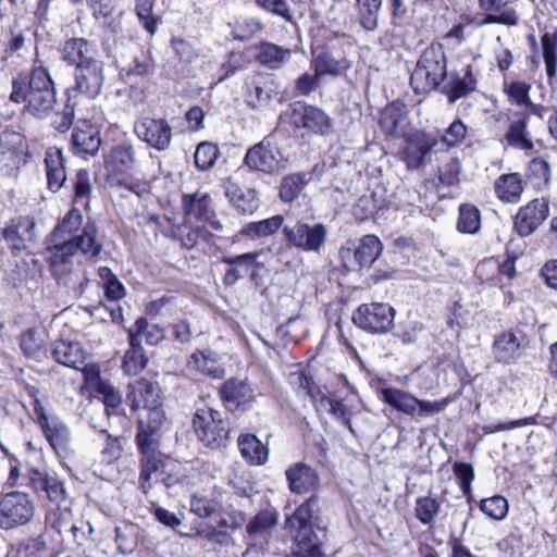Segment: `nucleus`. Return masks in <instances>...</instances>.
Returning <instances> with one entry per match:
<instances>
[{"instance_id":"1","label":"nucleus","mask_w":557,"mask_h":557,"mask_svg":"<svg viewBox=\"0 0 557 557\" xmlns=\"http://www.w3.org/2000/svg\"><path fill=\"white\" fill-rule=\"evenodd\" d=\"M82 223V213L72 209L47 237L52 275L59 284L75 295H82L88 283L78 260V251L90 258H96L102 250V244L97 240V227L94 223H87L81 234H75Z\"/></svg>"},{"instance_id":"2","label":"nucleus","mask_w":557,"mask_h":557,"mask_svg":"<svg viewBox=\"0 0 557 557\" xmlns=\"http://www.w3.org/2000/svg\"><path fill=\"white\" fill-rule=\"evenodd\" d=\"M10 99L16 103L26 102L25 109L34 116H47L57 102L53 82L48 71L37 67L28 81L22 77L14 79Z\"/></svg>"},{"instance_id":"3","label":"nucleus","mask_w":557,"mask_h":557,"mask_svg":"<svg viewBox=\"0 0 557 557\" xmlns=\"http://www.w3.org/2000/svg\"><path fill=\"white\" fill-rule=\"evenodd\" d=\"M447 76L446 57L441 44H432L421 54L410 77L414 92L436 89Z\"/></svg>"},{"instance_id":"4","label":"nucleus","mask_w":557,"mask_h":557,"mask_svg":"<svg viewBox=\"0 0 557 557\" xmlns=\"http://www.w3.org/2000/svg\"><path fill=\"white\" fill-rule=\"evenodd\" d=\"M197 438L211 449L226 447L230 441V423L222 413L211 407H198L193 418Z\"/></svg>"},{"instance_id":"5","label":"nucleus","mask_w":557,"mask_h":557,"mask_svg":"<svg viewBox=\"0 0 557 557\" xmlns=\"http://www.w3.org/2000/svg\"><path fill=\"white\" fill-rule=\"evenodd\" d=\"M383 244L375 235H364L358 243L348 240L339 249V258L348 271L369 268L382 253Z\"/></svg>"},{"instance_id":"6","label":"nucleus","mask_w":557,"mask_h":557,"mask_svg":"<svg viewBox=\"0 0 557 557\" xmlns=\"http://www.w3.org/2000/svg\"><path fill=\"white\" fill-rule=\"evenodd\" d=\"M287 160L273 143L272 136L264 137L250 147L244 158V164L250 170L264 174H276L286 169Z\"/></svg>"},{"instance_id":"7","label":"nucleus","mask_w":557,"mask_h":557,"mask_svg":"<svg viewBox=\"0 0 557 557\" xmlns=\"http://www.w3.org/2000/svg\"><path fill=\"white\" fill-rule=\"evenodd\" d=\"M395 309L384 302L359 306L352 313L354 323L372 334L388 333L394 326Z\"/></svg>"},{"instance_id":"8","label":"nucleus","mask_w":557,"mask_h":557,"mask_svg":"<svg viewBox=\"0 0 557 557\" xmlns=\"http://www.w3.org/2000/svg\"><path fill=\"white\" fill-rule=\"evenodd\" d=\"M326 227L322 223L310 225L304 221H296L283 226L286 242L304 251L319 252L326 242Z\"/></svg>"},{"instance_id":"9","label":"nucleus","mask_w":557,"mask_h":557,"mask_svg":"<svg viewBox=\"0 0 557 557\" xmlns=\"http://www.w3.org/2000/svg\"><path fill=\"white\" fill-rule=\"evenodd\" d=\"M27 160V146L24 136L14 131H4L0 135V172L15 178L22 164Z\"/></svg>"},{"instance_id":"10","label":"nucleus","mask_w":557,"mask_h":557,"mask_svg":"<svg viewBox=\"0 0 557 557\" xmlns=\"http://www.w3.org/2000/svg\"><path fill=\"white\" fill-rule=\"evenodd\" d=\"M34 516V504L28 495L22 492L5 494L0 500V527L10 530L30 521Z\"/></svg>"},{"instance_id":"11","label":"nucleus","mask_w":557,"mask_h":557,"mask_svg":"<svg viewBox=\"0 0 557 557\" xmlns=\"http://www.w3.org/2000/svg\"><path fill=\"white\" fill-rule=\"evenodd\" d=\"M289 121L295 127L317 135L329 136L333 133V121L322 109L300 101L290 106Z\"/></svg>"},{"instance_id":"12","label":"nucleus","mask_w":557,"mask_h":557,"mask_svg":"<svg viewBox=\"0 0 557 557\" xmlns=\"http://www.w3.org/2000/svg\"><path fill=\"white\" fill-rule=\"evenodd\" d=\"M134 133L150 148L165 151L170 148L173 128L165 119L139 117L134 123Z\"/></svg>"},{"instance_id":"13","label":"nucleus","mask_w":557,"mask_h":557,"mask_svg":"<svg viewBox=\"0 0 557 557\" xmlns=\"http://www.w3.org/2000/svg\"><path fill=\"white\" fill-rule=\"evenodd\" d=\"M513 0H479L480 7L485 11H504L496 13H490L485 16L473 18L467 25L462 23L456 24L446 35H461L466 27H470V32L474 30V26H483L486 24H503V25H516L518 16L512 9L506 7Z\"/></svg>"},{"instance_id":"14","label":"nucleus","mask_w":557,"mask_h":557,"mask_svg":"<svg viewBox=\"0 0 557 557\" xmlns=\"http://www.w3.org/2000/svg\"><path fill=\"white\" fill-rule=\"evenodd\" d=\"M529 345L530 338L527 333L520 327H513L495 338L493 352L498 362L511 363L525 354Z\"/></svg>"},{"instance_id":"15","label":"nucleus","mask_w":557,"mask_h":557,"mask_svg":"<svg viewBox=\"0 0 557 557\" xmlns=\"http://www.w3.org/2000/svg\"><path fill=\"white\" fill-rule=\"evenodd\" d=\"M245 99L255 110H268L272 102L278 99L277 86L270 76L257 73L245 83Z\"/></svg>"},{"instance_id":"16","label":"nucleus","mask_w":557,"mask_h":557,"mask_svg":"<svg viewBox=\"0 0 557 557\" xmlns=\"http://www.w3.org/2000/svg\"><path fill=\"white\" fill-rule=\"evenodd\" d=\"M51 355L58 363L82 370L85 380H90L91 376L98 377L99 371L94 366L89 367L87 364L88 355L79 343L63 339L55 341L51 347Z\"/></svg>"},{"instance_id":"17","label":"nucleus","mask_w":557,"mask_h":557,"mask_svg":"<svg viewBox=\"0 0 557 557\" xmlns=\"http://www.w3.org/2000/svg\"><path fill=\"white\" fill-rule=\"evenodd\" d=\"M549 205L546 198H535L521 207L513 220V230L521 237L532 235L548 218Z\"/></svg>"},{"instance_id":"18","label":"nucleus","mask_w":557,"mask_h":557,"mask_svg":"<svg viewBox=\"0 0 557 557\" xmlns=\"http://www.w3.org/2000/svg\"><path fill=\"white\" fill-rule=\"evenodd\" d=\"M103 82V63L101 61L88 59L76 66L75 89L86 97L95 99L100 94Z\"/></svg>"},{"instance_id":"19","label":"nucleus","mask_w":557,"mask_h":557,"mask_svg":"<svg viewBox=\"0 0 557 557\" xmlns=\"http://www.w3.org/2000/svg\"><path fill=\"white\" fill-rule=\"evenodd\" d=\"M436 143L433 136L423 132L408 136L403 151V160L407 168L409 170H417L426 164L430 152Z\"/></svg>"},{"instance_id":"20","label":"nucleus","mask_w":557,"mask_h":557,"mask_svg":"<svg viewBox=\"0 0 557 557\" xmlns=\"http://www.w3.org/2000/svg\"><path fill=\"white\" fill-rule=\"evenodd\" d=\"M262 256V251L246 252L237 256H224L222 262L228 264L230 268L226 270L223 276V283L226 286L235 285L244 274L251 272V277H255V269H261L264 263L259 260Z\"/></svg>"},{"instance_id":"21","label":"nucleus","mask_w":557,"mask_h":557,"mask_svg":"<svg viewBox=\"0 0 557 557\" xmlns=\"http://www.w3.org/2000/svg\"><path fill=\"white\" fill-rule=\"evenodd\" d=\"M28 484L34 492L38 495H45L52 503L59 505L67 497L64 483L47 471L32 469L28 473Z\"/></svg>"},{"instance_id":"22","label":"nucleus","mask_w":557,"mask_h":557,"mask_svg":"<svg viewBox=\"0 0 557 557\" xmlns=\"http://www.w3.org/2000/svg\"><path fill=\"white\" fill-rule=\"evenodd\" d=\"M292 493L307 494L320 486V476L315 469L304 462H295L285 471Z\"/></svg>"},{"instance_id":"23","label":"nucleus","mask_w":557,"mask_h":557,"mask_svg":"<svg viewBox=\"0 0 557 557\" xmlns=\"http://www.w3.org/2000/svg\"><path fill=\"white\" fill-rule=\"evenodd\" d=\"M35 226V222L26 216L12 220L3 228V238L14 250L26 249L36 239Z\"/></svg>"},{"instance_id":"24","label":"nucleus","mask_w":557,"mask_h":557,"mask_svg":"<svg viewBox=\"0 0 557 557\" xmlns=\"http://www.w3.org/2000/svg\"><path fill=\"white\" fill-rule=\"evenodd\" d=\"M295 548L293 554L296 557H322L321 545L325 537L322 529L314 531L313 525L295 528Z\"/></svg>"},{"instance_id":"25","label":"nucleus","mask_w":557,"mask_h":557,"mask_svg":"<svg viewBox=\"0 0 557 557\" xmlns=\"http://www.w3.org/2000/svg\"><path fill=\"white\" fill-rule=\"evenodd\" d=\"M311 63L314 67L315 76H339L350 67V62L346 58H335L329 49L319 47L315 44L312 46Z\"/></svg>"},{"instance_id":"26","label":"nucleus","mask_w":557,"mask_h":557,"mask_svg":"<svg viewBox=\"0 0 557 557\" xmlns=\"http://www.w3.org/2000/svg\"><path fill=\"white\" fill-rule=\"evenodd\" d=\"M224 403L235 407H244L252 404L256 399L255 389L247 381L231 379L226 381L220 391Z\"/></svg>"},{"instance_id":"27","label":"nucleus","mask_w":557,"mask_h":557,"mask_svg":"<svg viewBox=\"0 0 557 557\" xmlns=\"http://www.w3.org/2000/svg\"><path fill=\"white\" fill-rule=\"evenodd\" d=\"M137 165L135 148L128 143L113 147L106 157V166L115 174H127Z\"/></svg>"},{"instance_id":"28","label":"nucleus","mask_w":557,"mask_h":557,"mask_svg":"<svg viewBox=\"0 0 557 557\" xmlns=\"http://www.w3.org/2000/svg\"><path fill=\"white\" fill-rule=\"evenodd\" d=\"M127 398L132 401V408L135 410L139 407L146 409L160 407V387L157 383L148 380H139L131 386Z\"/></svg>"},{"instance_id":"29","label":"nucleus","mask_w":557,"mask_h":557,"mask_svg":"<svg viewBox=\"0 0 557 557\" xmlns=\"http://www.w3.org/2000/svg\"><path fill=\"white\" fill-rule=\"evenodd\" d=\"M41 431L57 454L67 453L70 449V431L59 418H44Z\"/></svg>"},{"instance_id":"30","label":"nucleus","mask_w":557,"mask_h":557,"mask_svg":"<svg viewBox=\"0 0 557 557\" xmlns=\"http://www.w3.org/2000/svg\"><path fill=\"white\" fill-rule=\"evenodd\" d=\"M497 198L504 203H517L523 194V181L519 173L500 175L494 184Z\"/></svg>"},{"instance_id":"31","label":"nucleus","mask_w":557,"mask_h":557,"mask_svg":"<svg viewBox=\"0 0 557 557\" xmlns=\"http://www.w3.org/2000/svg\"><path fill=\"white\" fill-rule=\"evenodd\" d=\"M212 199L209 194L196 191L183 196V208L186 215L199 221L211 222L214 216L211 208Z\"/></svg>"},{"instance_id":"32","label":"nucleus","mask_w":557,"mask_h":557,"mask_svg":"<svg viewBox=\"0 0 557 557\" xmlns=\"http://www.w3.org/2000/svg\"><path fill=\"white\" fill-rule=\"evenodd\" d=\"M73 152L83 159L94 157L99 151L101 140L99 133L91 126L76 129L72 134Z\"/></svg>"},{"instance_id":"33","label":"nucleus","mask_w":557,"mask_h":557,"mask_svg":"<svg viewBox=\"0 0 557 557\" xmlns=\"http://www.w3.org/2000/svg\"><path fill=\"white\" fill-rule=\"evenodd\" d=\"M476 87V79L468 66L463 74H453L449 81L444 85L443 92L447 96L449 103H455L458 99L466 97Z\"/></svg>"},{"instance_id":"34","label":"nucleus","mask_w":557,"mask_h":557,"mask_svg":"<svg viewBox=\"0 0 557 557\" xmlns=\"http://www.w3.org/2000/svg\"><path fill=\"white\" fill-rule=\"evenodd\" d=\"M406 116V104L400 100H395L381 111L379 124L385 134L398 135Z\"/></svg>"},{"instance_id":"35","label":"nucleus","mask_w":557,"mask_h":557,"mask_svg":"<svg viewBox=\"0 0 557 557\" xmlns=\"http://www.w3.org/2000/svg\"><path fill=\"white\" fill-rule=\"evenodd\" d=\"M242 457L250 465L261 466L267 462L269 450L253 434H242L237 440Z\"/></svg>"},{"instance_id":"36","label":"nucleus","mask_w":557,"mask_h":557,"mask_svg":"<svg viewBox=\"0 0 557 557\" xmlns=\"http://www.w3.org/2000/svg\"><path fill=\"white\" fill-rule=\"evenodd\" d=\"M225 196L233 207L243 214H251L258 209L259 201L253 189H242L236 185H230L226 188Z\"/></svg>"},{"instance_id":"37","label":"nucleus","mask_w":557,"mask_h":557,"mask_svg":"<svg viewBox=\"0 0 557 557\" xmlns=\"http://www.w3.org/2000/svg\"><path fill=\"white\" fill-rule=\"evenodd\" d=\"M382 399L395 408L398 411H401L409 416H414L418 411L419 399L409 393L398 389V388H383Z\"/></svg>"},{"instance_id":"38","label":"nucleus","mask_w":557,"mask_h":557,"mask_svg":"<svg viewBox=\"0 0 557 557\" xmlns=\"http://www.w3.org/2000/svg\"><path fill=\"white\" fill-rule=\"evenodd\" d=\"M95 48L84 37H72L63 48V59L69 63L76 64L94 58Z\"/></svg>"},{"instance_id":"39","label":"nucleus","mask_w":557,"mask_h":557,"mask_svg":"<svg viewBox=\"0 0 557 557\" xmlns=\"http://www.w3.org/2000/svg\"><path fill=\"white\" fill-rule=\"evenodd\" d=\"M283 215H273L258 222H249L243 226L240 234L249 238L268 237L275 234L280 227L284 226Z\"/></svg>"},{"instance_id":"40","label":"nucleus","mask_w":557,"mask_h":557,"mask_svg":"<svg viewBox=\"0 0 557 557\" xmlns=\"http://www.w3.org/2000/svg\"><path fill=\"white\" fill-rule=\"evenodd\" d=\"M360 25L367 32L377 28L383 0H356Z\"/></svg>"},{"instance_id":"41","label":"nucleus","mask_w":557,"mask_h":557,"mask_svg":"<svg viewBox=\"0 0 557 557\" xmlns=\"http://www.w3.org/2000/svg\"><path fill=\"white\" fill-rule=\"evenodd\" d=\"M288 55V49H283L274 44L261 42L257 48L256 58L264 66L278 69L285 63Z\"/></svg>"},{"instance_id":"42","label":"nucleus","mask_w":557,"mask_h":557,"mask_svg":"<svg viewBox=\"0 0 557 557\" xmlns=\"http://www.w3.org/2000/svg\"><path fill=\"white\" fill-rule=\"evenodd\" d=\"M306 173H293L282 178L280 184V198L283 202H292L302 191L307 185Z\"/></svg>"},{"instance_id":"43","label":"nucleus","mask_w":557,"mask_h":557,"mask_svg":"<svg viewBox=\"0 0 557 557\" xmlns=\"http://www.w3.org/2000/svg\"><path fill=\"white\" fill-rule=\"evenodd\" d=\"M319 513V497L312 494L304 504H301L294 515L289 518L292 528H302L312 525V519Z\"/></svg>"},{"instance_id":"44","label":"nucleus","mask_w":557,"mask_h":557,"mask_svg":"<svg viewBox=\"0 0 557 557\" xmlns=\"http://www.w3.org/2000/svg\"><path fill=\"white\" fill-rule=\"evenodd\" d=\"M552 173L548 162L543 158H534L529 163L528 180L536 189L545 188L550 182Z\"/></svg>"},{"instance_id":"45","label":"nucleus","mask_w":557,"mask_h":557,"mask_svg":"<svg viewBox=\"0 0 557 557\" xmlns=\"http://www.w3.org/2000/svg\"><path fill=\"white\" fill-rule=\"evenodd\" d=\"M157 0H135V13L143 28L153 35L157 32L158 16L153 13Z\"/></svg>"},{"instance_id":"46","label":"nucleus","mask_w":557,"mask_h":557,"mask_svg":"<svg viewBox=\"0 0 557 557\" xmlns=\"http://www.w3.org/2000/svg\"><path fill=\"white\" fill-rule=\"evenodd\" d=\"M99 277L102 282L104 295L107 299L117 301L125 296V287L119 281L116 275L108 267H101L98 270Z\"/></svg>"},{"instance_id":"47","label":"nucleus","mask_w":557,"mask_h":557,"mask_svg":"<svg viewBox=\"0 0 557 557\" xmlns=\"http://www.w3.org/2000/svg\"><path fill=\"white\" fill-rule=\"evenodd\" d=\"M140 474L139 482L143 491H147L151 487V478L153 473H157L162 466V459L160 453L154 454H140Z\"/></svg>"},{"instance_id":"48","label":"nucleus","mask_w":557,"mask_h":557,"mask_svg":"<svg viewBox=\"0 0 557 557\" xmlns=\"http://www.w3.org/2000/svg\"><path fill=\"white\" fill-rule=\"evenodd\" d=\"M219 156L220 150L216 145L202 141L198 144L194 154L195 165L200 171H208L214 166Z\"/></svg>"},{"instance_id":"49","label":"nucleus","mask_w":557,"mask_h":557,"mask_svg":"<svg viewBox=\"0 0 557 557\" xmlns=\"http://www.w3.org/2000/svg\"><path fill=\"white\" fill-rule=\"evenodd\" d=\"M481 226L480 211L472 205H462L459 209L457 227L462 233L475 234Z\"/></svg>"},{"instance_id":"50","label":"nucleus","mask_w":557,"mask_h":557,"mask_svg":"<svg viewBox=\"0 0 557 557\" xmlns=\"http://www.w3.org/2000/svg\"><path fill=\"white\" fill-rule=\"evenodd\" d=\"M189 366L201 373L215 379H221L224 375V369L218 363V361L205 355L202 351L191 355Z\"/></svg>"},{"instance_id":"51","label":"nucleus","mask_w":557,"mask_h":557,"mask_svg":"<svg viewBox=\"0 0 557 557\" xmlns=\"http://www.w3.org/2000/svg\"><path fill=\"white\" fill-rule=\"evenodd\" d=\"M525 128L527 121L524 117L512 122L506 135L508 144L522 150L532 149L533 144L528 137Z\"/></svg>"},{"instance_id":"52","label":"nucleus","mask_w":557,"mask_h":557,"mask_svg":"<svg viewBox=\"0 0 557 557\" xmlns=\"http://www.w3.org/2000/svg\"><path fill=\"white\" fill-rule=\"evenodd\" d=\"M73 521V512L69 507H57L46 516V525L51 528L60 535L66 533Z\"/></svg>"},{"instance_id":"53","label":"nucleus","mask_w":557,"mask_h":557,"mask_svg":"<svg viewBox=\"0 0 557 557\" xmlns=\"http://www.w3.org/2000/svg\"><path fill=\"white\" fill-rule=\"evenodd\" d=\"M441 504L437 499L430 496L419 497L416 502L414 512L417 519L422 524H431L434 518L438 515Z\"/></svg>"},{"instance_id":"54","label":"nucleus","mask_w":557,"mask_h":557,"mask_svg":"<svg viewBox=\"0 0 557 557\" xmlns=\"http://www.w3.org/2000/svg\"><path fill=\"white\" fill-rule=\"evenodd\" d=\"M277 524V513L272 509L258 512L247 524V533L250 536L261 534Z\"/></svg>"},{"instance_id":"55","label":"nucleus","mask_w":557,"mask_h":557,"mask_svg":"<svg viewBox=\"0 0 557 557\" xmlns=\"http://www.w3.org/2000/svg\"><path fill=\"white\" fill-rule=\"evenodd\" d=\"M221 504L215 498L195 494L190 499V511L199 518H210L219 511Z\"/></svg>"},{"instance_id":"56","label":"nucleus","mask_w":557,"mask_h":557,"mask_svg":"<svg viewBox=\"0 0 557 557\" xmlns=\"http://www.w3.org/2000/svg\"><path fill=\"white\" fill-rule=\"evenodd\" d=\"M115 542L122 554L131 553L137 544V528L127 523L116 527Z\"/></svg>"},{"instance_id":"57","label":"nucleus","mask_w":557,"mask_h":557,"mask_svg":"<svg viewBox=\"0 0 557 557\" xmlns=\"http://www.w3.org/2000/svg\"><path fill=\"white\" fill-rule=\"evenodd\" d=\"M160 437L161 433L148 431L144 426L139 428L136 433V444L140 454H154L160 453Z\"/></svg>"},{"instance_id":"58","label":"nucleus","mask_w":557,"mask_h":557,"mask_svg":"<svg viewBox=\"0 0 557 557\" xmlns=\"http://www.w3.org/2000/svg\"><path fill=\"white\" fill-rule=\"evenodd\" d=\"M480 509L495 520H503L508 512V503L505 497L495 495L493 497L482 499L480 503Z\"/></svg>"},{"instance_id":"59","label":"nucleus","mask_w":557,"mask_h":557,"mask_svg":"<svg viewBox=\"0 0 557 557\" xmlns=\"http://www.w3.org/2000/svg\"><path fill=\"white\" fill-rule=\"evenodd\" d=\"M543 58L549 79L557 74V37H542Z\"/></svg>"},{"instance_id":"60","label":"nucleus","mask_w":557,"mask_h":557,"mask_svg":"<svg viewBox=\"0 0 557 557\" xmlns=\"http://www.w3.org/2000/svg\"><path fill=\"white\" fill-rule=\"evenodd\" d=\"M461 173V162L457 157H450L438 169V178L443 185L454 186L459 182Z\"/></svg>"},{"instance_id":"61","label":"nucleus","mask_w":557,"mask_h":557,"mask_svg":"<svg viewBox=\"0 0 557 557\" xmlns=\"http://www.w3.org/2000/svg\"><path fill=\"white\" fill-rule=\"evenodd\" d=\"M530 85L524 82H511L505 86L509 99L520 106H530L533 112H536V107L531 102L529 97Z\"/></svg>"},{"instance_id":"62","label":"nucleus","mask_w":557,"mask_h":557,"mask_svg":"<svg viewBox=\"0 0 557 557\" xmlns=\"http://www.w3.org/2000/svg\"><path fill=\"white\" fill-rule=\"evenodd\" d=\"M148 363L144 350L128 349L123 359V370L128 375H137Z\"/></svg>"},{"instance_id":"63","label":"nucleus","mask_w":557,"mask_h":557,"mask_svg":"<svg viewBox=\"0 0 557 557\" xmlns=\"http://www.w3.org/2000/svg\"><path fill=\"white\" fill-rule=\"evenodd\" d=\"M74 196L75 202H82L87 206L91 194L90 175L87 170H78L74 178Z\"/></svg>"},{"instance_id":"64","label":"nucleus","mask_w":557,"mask_h":557,"mask_svg":"<svg viewBox=\"0 0 557 557\" xmlns=\"http://www.w3.org/2000/svg\"><path fill=\"white\" fill-rule=\"evenodd\" d=\"M322 405H327L330 407V413L337 420H339L351 433H354V429L351 425V417L352 413L350 409L344 405L342 400L333 399L330 397L321 398Z\"/></svg>"}]
</instances>
